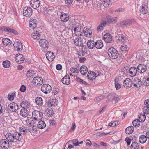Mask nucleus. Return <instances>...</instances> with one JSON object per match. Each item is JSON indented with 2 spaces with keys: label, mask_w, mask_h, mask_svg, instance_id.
I'll return each mask as SVG.
<instances>
[{
  "label": "nucleus",
  "mask_w": 149,
  "mask_h": 149,
  "mask_svg": "<svg viewBox=\"0 0 149 149\" xmlns=\"http://www.w3.org/2000/svg\"><path fill=\"white\" fill-rule=\"evenodd\" d=\"M108 54L109 57L112 59H116L118 56V52L113 47L110 48L108 49Z\"/></svg>",
  "instance_id": "nucleus-1"
},
{
  "label": "nucleus",
  "mask_w": 149,
  "mask_h": 149,
  "mask_svg": "<svg viewBox=\"0 0 149 149\" xmlns=\"http://www.w3.org/2000/svg\"><path fill=\"white\" fill-rule=\"evenodd\" d=\"M33 119L36 120H39L42 119L43 117L42 113L39 111L34 110L32 113Z\"/></svg>",
  "instance_id": "nucleus-2"
},
{
  "label": "nucleus",
  "mask_w": 149,
  "mask_h": 149,
  "mask_svg": "<svg viewBox=\"0 0 149 149\" xmlns=\"http://www.w3.org/2000/svg\"><path fill=\"white\" fill-rule=\"evenodd\" d=\"M41 90L45 94L49 93L52 90V88L49 85L47 84H44L41 87Z\"/></svg>",
  "instance_id": "nucleus-3"
},
{
  "label": "nucleus",
  "mask_w": 149,
  "mask_h": 149,
  "mask_svg": "<svg viewBox=\"0 0 149 149\" xmlns=\"http://www.w3.org/2000/svg\"><path fill=\"white\" fill-rule=\"evenodd\" d=\"M23 14L26 17H30L32 15V10L29 7H25L23 9Z\"/></svg>",
  "instance_id": "nucleus-4"
},
{
  "label": "nucleus",
  "mask_w": 149,
  "mask_h": 149,
  "mask_svg": "<svg viewBox=\"0 0 149 149\" xmlns=\"http://www.w3.org/2000/svg\"><path fill=\"white\" fill-rule=\"evenodd\" d=\"M8 108L12 112H16L19 109L18 106L15 102H12L9 104L8 106Z\"/></svg>",
  "instance_id": "nucleus-5"
},
{
  "label": "nucleus",
  "mask_w": 149,
  "mask_h": 149,
  "mask_svg": "<svg viewBox=\"0 0 149 149\" xmlns=\"http://www.w3.org/2000/svg\"><path fill=\"white\" fill-rule=\"evenodd\" d=\"M33 83L34 84H37L38 86H40L43 83V79L40 77H36L33 78Z\"/></svg>",
  "instance_id": "nucleus-6"
},
{
  "label": "nucleus",
  "mask_w": 149,
  "mask_h": 149,
  "mask_svg": "<svg viewBox=\"0 0 149 149\" xmlns=\"http://www.w3.org/2000/svg\"><path fill=\"white\" fill-rule=\"evenodd\" d=\"M123 84L125 88H129L132 86V82L130 79L127 78L123 81Z\"/></svg>",
  "instance_id": "nucleus-7"
},
{
  "label": "nucleus",
  "mask_w": 149,
  "mask_h": 149,
  "mask_svg": "<svg viewBox=\"0 0 149 149\" xmlns=\"http://www.w3.org/2000/svg\"><path fill=\"white\" fill-rule=\"evenodd\" d=\"M15 58L18 63H21L24 60V57L23 55L21 54H17L15 56Z\"/></svg>",
  "instance_id": "nucleus-8"
},
{
  "label": "nucleus",
  "mask_w": 149,
  "mask_h": 149,
  "mask_svg": "<svg viewBox=\"0 0 149 149\" xmlns=\"http://www.w3.org/2000/svg\"><path fill=\"white\" fill-rule=\"evenodd\" d=\"M132 23L131 20L127 19L121 22L119 24V26L122 28H124L129 26Z\"/></svg>",
  "instance_id": "nucleus-9"
},
{
  "label": "nucleus",
  "mask_w": 149,
  "mask_h": 149,
  "mask_svg": "<svg viewBox=\"0 0 149 149\" xmlns=\"http://www.w3.org/2000/svg\"><path fill=\"white\" fill-rule=\"evenodd\" d=\"M9 142L5 139H2L0 141V146L3 149H7L9 147Z\"/></svg>",
  "instance_id": "nucleus-10"
},
{
  "label": "nucleus",
  "mask_w": 149,
  "mask_h": 149,
  "mask_svg": "<svg viewBox=\"0 0 149 149\" xmlns=\"http://www.w3.org/2000/svg\"><path fill=\"white\" fill-rule=\"evenodd\" d=\"M39 41L40 45L43 48H47L49 43L47 40L45 39H41Z\"/></svg>",
  "instance_id": "nucleus-11"
},
{
  "label": "nucleus",
  "mask_w": 149,
  "mask_h": 149,
  "mask_svg": "<svg viewBox=\"0 0 149 149\" xmlns=\"http://www.w3.org/2000/svg\"><path fill=\"white\" fill-rule=\"evenodd\" d=\"M30 4L32 8L36 9L39 7L40 2L39 0H31Z\"/></svg>",
  "instance_id": "nucleus-12"
},
{
  "label": "nucleus",
  "mask_w": 149,
  "mask_h": 149,
  "mask_svg": "<svg viewBox=\"0 0 149 149\" xmlns=\"http://www.w3.org/2000/svg\"><path fill=\"white\" fill-rule=\"evenodd\" d=\"M138 72L140 73L145 72L147 70V67L144 64H139L137 67Z\"/></svg>",
  "instance_id": "nucleus-13"
},
{
  "label": "nucleus",
  "mask_w": 149,
  "mask_h": 149,
  "mask_svg": "<svg viewBox=\"0 0 149 149\" xmlns=\"http://www.w3.org/2000/svg\"><path fill=\"white\" fill-rule=\"evenodd\" d=\"M6 137L7 141L9 142H15L14 134L11 133H7L5 135Z\"/></svg>",
  "instance_id": "nucleus-14"
},
{
  "label": "nucleus",
  "mask_w": 149,
  "mask_h": 149,
  "mask_svg": "<svg viewBox=\"0 0 149 149\" xmlns=\"http://www.w3.org/2000/svg\"><path fill=\"white\" fill-rule=\"evenodd\" d=\"M74 42L76 46H80L83 44V39L80 37H77L74 40Z\"/></svg>",
  "instance_id": "nucleus-15"
},
{
  "label": "nucleus",
  "mask_w": 149,
  "mask_h": 149,
  "mask_svg": "<svg viewBox=\"0 0 149 149\" xmlns=\"http://www.w3.org/2000/svg\"><path fill=\"white\" fill-rule=\"evenodd\" d=\"M46 56L47 59L50 61H53L55 58L54 53L51 51L48 52L46 54Z\"/></svg>",
  "instance_id": "nucleus-16"
},
{
  "label": "nucleus",
  "mask_w": 149,
  "mask_h": 149,
  "mask_svg": "<svg viewBox=\"0 0 149 149\" xmlns=\"http://www.w3.org/2000/svg\"><path fill=\"white\" fill-rule=\"evenodd\" d=\"M13 46L15 49L18 51H21L23 49V45L22 43L19 42H15Z\"/></svg>",
  "instance_id": "nucleus-17"
},
{
  "label": "nucleus",
  "mask_w": 149,
  "mask_h": 149,
  "mask_svg": "<svg viewBox=\"0 0 149 149\" xmlns=\"http://www.w3.org/2000/svg\"><path fill=\"white\" fill-rule=\"evenodd\" d=\"M99 75L100 73H99L97 74V73H95L93 72H90L88 73L87 77L89 79L93 80L96 78L97 76Z\"/></svg>",
  "instance_id": "nucleus-18"
},
{
  "label": "nucleus",
  "mask_w": 149,
  "mask_h": 149,
  "mask_svg": "<svg viewBox=\"0 0 149 149\" xmlns=\"http://www.w3.org/2000/svg\"><path fill=\"white\" fill-rule=\"evenodd\" d=\"M37 25V21L36 19L33 18L30 19L29 21V26L30 28L32 29L35 28Z\"/></svg>",
  "instance_id": "nucleus-19"
},
{
  "label": "nucleus",
  "mask_w": 149,
  "mask_h": 149,
  "mask_svg": "<svg viewBox=\"0 0 149 149\" xmlns=\"http://www.w3.org/2000/svg\"><path fill=\"white\" fill-rule=\"evenodd\" d=\"M15 142L17 141H20L22 140L23 136L21 133L15 132L14 134Z\"/></svg>",
  "instance_id": "nucleus-20"
},
{
  "label": "nucleus",
  "mask_w": 149,
  "mask_h": 149,
  "mask_svg": "<svg viewBox=\"0 0 149 149\" xmlns=\"http://www.w3.org/2000/svg\"><path fill=\"white\" fill-rule=\"evenodd\" d=\"M103 38L105 41L107 43L111 42L112 40L111 35L108 33L104 35Z\"/></svg>",
  "instance_id": "nucleus-21"
},
{
  "label": "nucleus",
  "mask_w": 149,
  "mask_h": 149,
  "mask_svg": "<svg viewBox=\"0 0 149 149\" xmlns=\"http://www.w3.org/2000/svg\"><path fill=\"white\" fill-rule=\"evenodd\" d=\"M108 100H114L116 102H117L119 100V97L116 94H109L108 96Z\"/></svg>",
  "instance_id": "nucleus-22"
},
{
  "label": "nucleus",
  "mask_w": 149,
  "mask_h": 149,
  "mask_svg": "<svg viewBox=\"0 0 149 149\" xmlns=\"http://www.w3.org/2000/svg\"><path fill=\"white\" fill-rule=\"evenodd\" d=\"M129 73L131 77L135 76L138 71L137 68H136L135 67H132L130 68Z\"/></svg>",
  "instance_id": "nucleus-23"
},
{
  "label": "nucleus",
  "mask_w": 149,
  "mask_h": 149,
  "mask_svg": "<svg viewBox=\"0 0 149 149\" xmlns=\"http://www.w3.org/2000/svg\"><path fill=\"white\" fill-rule=\"evenodd\" d=\"M61 81L64 84L68 85L70 82V78L69 75H66L61 80Z\"/></svg>",
  "instance_id": "nucleus-24"
},
{
  "label": "nucleus",
  "mask_w": 149,
  "mask_h": 149,
  "mask_svg": "<svg viewBox=\"0 0 149 149\" xmlns=\"http://www.w3.org/2000/svg\"><path fill=\"white\" fill-rule=\"evenodd\" d=\"M20 115L24 118L27 117L29 115L28 110L25 108H22L20 111Z\"/></svg>",
  "instance_id": "nucleus-25"
},
{
  "label": "nucleus",
  "mask_w": 149,
  "mask_h": 149,
  "mask_svg": "<svg viewBox=\"0 0 149 149\" xmlns=\"http://www.w3.org/2000/svg\"><path fill=\"white\" fill-rule=\"evenodd\" d=\"M95 46L97 49H101L103 46V42L101 40H98L95 42Z\"/></svg>",
  "instance_id": "nucleus-26"
},
{
  "label": "nucleus",
  "mask_w": 149,
  "mask_h": 149,
  "mask_svg": "<svg viewBox=\"0 0 149 149\" xmlns=\"http://www.w3.org/2000/svg\"><path fill=\"white\" fill-rule=\"evenodd\" d=\"M46 116L49 117H52L54 114L53 110L51 108H48L45 111Z\"/></svg>",
  "instance_id": "nucleus-27"
},
{
  "label": "nucleus",
  "mask_w": 149,
  "mask_h": 149,
  "mask_svg": "<svg viewBox=\"0 0 149 149\" xmlns=\"http://www.w3.org/2000/svg\"><path fill=\"white\" fill-rule=\"evenodd\" d=\"M60 18L61 20L62 21L66 22L69 20V16L68 14L64 13L60 16Z\"/></svg>",
  "instance_id": "nucleus-28"
},
{
  "label": "nucleus",
  "mask_w": 149,
  "mask_h": 149,
  "mask_svg": "<svg viewBox=\"0 0 149 149\" xmlns=\"http://www.w3.org/2000/svg\"><path fill=\"white\" fill-rule=\"evenodd\" d=\"M40 33L39 31H34L32 34V37L34 39L39 40L40 38Z\"/></svg>",
  "instance_id": "nucleus-29"
},
{
  "label": "nucleus",
  "mask_w": 149,
  "mask_h": 149,
  "mask_svg": "<svg viewBox=\"0 0 149 149\" xmlns=\"http://www.w3.org/2000/svg\"><path fill=\"white\" fill-rule=\"evenodd\" d=\"M87 44L88 47L90 49H93L95 46V42L93 40H88Z\"/></svg>",
  "instance_id": "nucleus-30"
},
{
  "label": "nucleus",
  "mask_w": 149,
  "mask_h": 149,
  "mask_svg": "<svg viewBox=\"0 0 149 149\" xmlns=\"http://www.w3.org/2000/svg\"><path fill=\"white\" fill-rule=\"evenodd\" d=\"M80 71L81 74H86L88 72L87 68L85 65H83L80 67Z\"/></svg>",
  "instance_id": "nucleus-31"
},
{
  "label": "nucleus",
  "mask_w": 149,
  "mask_h": 149,
  "mask_svg": "<svg viewBox=\"0 0 149 149\" xmlns=\"http://www.w3.org/2000/svg\"><path fill=\"white\" fill-rule=\"evenodd\" d=\"M147 140V137L144 135H141L139 137V141L141 144L144 143Z\"/></svg>",
  "instance_id": "nucleus-32"
},
{
  "label": "nucleus",
  "mask_w": 149,
  "mask_h": 149,
  "mask_svg": "<svg viewBox=\"0 0 149 149\" xmlns=\"http://www.w3.org/2000/svg\"><path fill=\"white\" fill-rule=\"evenodd\" d=\"M147 7L146 5L143 4L140 7V12L143 14H145L147 13Z\"/></svg>",
  "instance_id": "nucleus-33"
},
{
  "label": "nucleus",
  "mask_w": 149,
  "mask_h": 149,
  "mask_svg": "<svg viewBox=\"0 0 149 149\" xmlns=\"http://www.w3.org/2000/svg\"><path fill=\"white\" fill-rule=\"evenodd\" d=\"M30 104L26 100L23 101L21 103L20 105L23 108L26 109L29 106Z\"/></svg>",
  "instance_id": "nucleus-34"
},
{
  "label": "nucleus",
  "mask_w": 149,
  "mask_h": 149,
  "mask_svg": "<svg viewBox=\"0 0 149 149\" xmlns=\"http://www.w3.org/2000/svg\"><path fill=\"white\" fill-rule=\"evenodd\" d=\"M2 40L3 43L5 45L9 46L11 44V41L7 38H3Z\"/></svg>",
  "instance_id": "nucleus-35"
},
{
  "label": "nucleus",
  "mask_w": 149,
  "mask_h": 149,
  "mask_svg": "<svg viewBox=\"0 0 149 149\" xmlns=\"http://www.w3.org/2000/svg\"><path fill=\"white\" fill-rule=\"evenodd\" d=\"M35 102L39 106H42L43 104V100L42 98L38 97L35 99Z\"/></svg>",
  "instance_id": "nucleus-36"
},
{
  "label": "nucleus",
  "mask_w": 149,
  "mask_h": 149,
  "mask_svg": "<svg viewBox=\"0 0 149 149\" xmlns=\"http://www.w3.org/2000/svg\"><path fill=\"white\" fill-rule=\"evenodd\" d=\"M84 36L86 37H90L92 35V32L91 29H86L83 31Z\"/></svg>",
  "instance_id": "nucleus-37"
},
{
  "label": "nucleus",
  "mask_w": 149,
  "mask_h": 149,
  "mask_svg": "<svg viewBox=\"0 0 149 149\" xmlns=\"http://www.w3.org/2000/svg\"><path fill=\"white\" fill-rule=\"evenodd\" d=\"M134 127L132 126H130L127 127L125 129V132L127 134H130L134 131Z\"/></svg>",
  "instance_id": "nucleus-38"
},
{
  "label": "nucleus",
  "mask_w": 149,
  "mask_h": 149,
  "mask_svg": "<svg viewBox=\"0 0 149 149\" xmlns=\"http://www.w3.org/2000/svg\"><path fill=\"white\" fill-rule=\"evenodd\" d=\"M38 127L40 129H43L46 126V125L44 121H39L37 125Z\"/></svg>",
  "instance_id": "nucleus-39"
},
{
  "label": "nucleus",
  "mask_w": 149,
  "mask_h": 149,
  "mask_svg": "<svg viewBox=\"0 0 149 149\" xmlns=\"http://www.w3.org/2000/svg\"><path fill=\"white\" fill-rule=\"evenodd\" d=\"M83 28L79 24L75 26L74 29V33L75 34V33H77L78 32L79 33V31H81V30Z\"/></svg>",
  "instance_id": "nucleus-40"
},
{
  "label": "nucleus",
  "mask_w": 149,
  "mask_h": 149,
  "mask_svg": "<svg viewBox=\"0 0 149 149\" xmlns=\"http://www.w3.org/2000/svg\"><path fill=\"white\" fill-rule=\"evenodd\" d=\"M130 68L127 66L124 67L122 70V72H123V74L128 75L129 73Z\"/></svg>",
  "instance_id": "nucleus-41"
},
{
  "label": "nucleus",
  "mask_w": 149,
  "mask_h": 149,
  "mask_svg": "<svg viewBox=\"0 0 149 149\" xmlns=\"http://www.w3.org/2000/svg\"><path fill=\"white\" fill-rule=\"evenodd\" d=\"M3 65L5 68H9L10 65V63L9 61L6 60L3 62Z\"/></svg>",
  "instance_id": "nucleus-42"
},
{
  "label": "nucleus",
  "mask_w": 149,
  "mask_h": 149,
  "mask_svg": "<svg viewBox=\"0 0 149 149\" xmlns=\"http://www.w3.org/2000/svg\"><path fill=\"white\" fill-rule=\"evenodd\" d=\"M138 144L135 142H133L130 147V149H138Z\"/></svg>",
  "instance_id": "nucleus-43"
},
{
  "label": "nucleus",
  "mask_w": 149,
  "mask_h": 149,
  "mask_svg": "<svg viewBox=\"0 0 149 149\" xmlns=\"http://www.w3.org/2000/svg\"><path fill=\"white\" fill-rule=\"evenodd\" d=\"M143 84L145 86H149V78L147 77L146 78L144 77L143 78L142 80Z\"/></svg>",
  "instance_id": "nucleus-44"
},
{
  "label": "nucleus",
  "mask_w": 149,
  "mask_h": 149,
  "mask_svg": "<svg viewBox=\"0 0 149 149\" xmlns=\"http://www.w3.org/2000/svg\"><path fill=\"white\" fill-rule=\"evenodd\" d=\"M133 125L135 127H139L140 125V121L138 119H135L132 122Z\"/></svg>",
  "instance_id": "nucleus-45"
},
{
  "label": "nucleus",
  "mask_w": 149,
  "mask_h": 149,
  "mask_svg": "<svg viewBox=\"0 0 149 149\" xmlns=\"http://www.w3.org/2000/svg\"><path fill=\"white\" fill-rule=\"evenodd\" d=\"M106 24V22L105 21H102L100 24L98 26L97 28V29L98 30H102L103 28L105 26Z\"/></svg>",
  "instance_id": "nucleus-46"
},
{
  "label": "nucleus",
  "mask_w": 149,
  "mask_h": 149,
  "mask_svg": "<svg viewBox=\"0 0 149 149\" xmlns=\"http://www.w3.org/2000/svg\"><path fill=\"white\" fill-rule=\"evenodd\" d=\"M143 110L144 113L146 114H149V107L147 105H145L143 108Z\"/></svg>",
  "instance_id": "nucleus-47"
},
{
  "label": "nucleus",
  "mask_w": 149,
  "mask_h": 149,
  "mask_svg": "<svg viewBox=\"0 0 149 149\" xmlns=\"http://www.w3.org/2000/svg\"><path fill=\"white\" fill-rule=\"evenodd\" d=\"M19 129L22 134H26L27 132V130L25 127H21Z\"/></svg>",
  "instance_id": "nucleus-48"
},
{
  "label": "nucleus",
  "mask_w": 149,
  "mask_h": 149,
  "mask_svg": "<svg viewBox=\"0 0 149 149\" xmlns=\"http://www.w3.org/2000/svg\"><path fill=\"white\" fill-rule=\"evenodd\" d=\"M49 104L52 106H55L57 104V101L56 100L52 99L49 101Z\"/></svg>",
  "instance_id": "nucleus-49"
},
{
  "label": "nucleus",
  "mask_w": 149,
  "mask_h": 149,
  "mask_svg": "<svg viewBox=\"0 0 149 149\" xmlns=\"http://www.w3.org/2000/svg\"><path fill=\"white\" fill-rule=\"evenodd\" d=\"M118 40L121 41L122 42H125L127 41V40L126 39V38L123 35H121L120 36Z\"/></svg>",
  "instance_id": "nucleus-50"
},
{
  "label": "nucleus",
  "mask_w": 149,
  "mask_h": 149,
  "mask_svg": "<svg viewBox=\"0 0 149 149\" xmlns=\"http://www.w3.org/2000/svg\"><path fill=\"white\" fill-rule=\"evenodd\" d=\"M34 72L32 70H29L27 71L26 76L28 77H31L32 78L34 74Z\"/></svg>",
  "instance_id": "nucleus-51"
},
{
  "label": "nucleus",
  "mask_w": 149,
  "mask_h": 149,
  "mask_svg": "<svg viewBox=\"0 0 149 149\" xmlns=\"http://www.w3.org/2000/svg\"><path fill=\"white\" fill-rule=\"evenodd\" d=\"M70 142L73 143L75 146H80V145H78V140L77 139L70 140Z\"/></svg>",
  "instance_id": "nucleus-52"
},
{
  "label": "nucleus",
  "mask_w": 149,
  "mask_h": 149,
  "mask_svg": "<svg viewBox=\"0 0 149 149\" xmlns=\"http://www.w3.org/2000/svg\"><path fill=\"white\" fill-rule=\"evenodd\" d=\"M15 93H12L10 95L8 94V98L9 100H13L14 98Z\"/></svg>",
  "instance_id": "nucleus-53"
},
{
  "label": "nucleus",
  "mask_w": 149,
  "mask_h": 149,
  "mask_svg": "<svg viewBox=\"0 0 149 149\" xmlns=\"http://www.w3.org/2000/svg\"><path fill=\"white\" fill-rule=\"evenodd\" d=\"M8 31L7 32L9 33H11L15 35H18V32L14 29H10L8 27Z\"/></svg>",
  "instance_id": "nucleus-54"
},
{
  "label": "nucleus",
  "mask_w": 149,
  "mask_h": 149,
  "mask_svg": "<svg viewBox=\"0 0 149 149\" xmlns=\"http://www.w3.org/2000/svg\"><path fill=\"white\" fill-rule=\"evenodd\" d=\"M115 115L116 117L118 118L122 114V112L120 110L116 111L115 113Z\"/></svg>",
  "instance_id": "nucleus-55"
},
{
  "label": "nucleus",
  "mask_w": 149,
  "mask_h": 149,
  "mask_svg": "<svg viewBox=\"0 0 149 149\" xmlns=\"http://www.w3.org/2000/svg\"><path fill=\"white\" fill-rule=\"evenodd\" d=\"M76 80L78 82H79L80 83H82V84H83L85 85H86L87 84V82H86L85 81L83 80L82 79H80V78H79V77L77 78L76 79Z\"/></svg>",
  "instance_id": "nucleus-56"
},
{
  "label": "nucleus",
  "mask_w": 149,
  "mask_h": 149,
  "mask_svg": "<svg viewBox=\"0 0 149 149\" xmlns=\"http://www.w3.org/2000/svg\"><path fill=\"white\" fill-rule=\"evenodd\" d=\"M70 70L71 72L73 73L75 72H76L77 73H79V70L77 68L72 67L70 68Z\"/></svg>",
  "instance_id": "nucleus-57"
},
{
  "label": "nucleus",
  "mask_w": 149,
  "mask_h": 149,
  "mask_svg": "<svg viewBox=\"0 0 149 149\" xmlns=\"http://www.w3.org/2000/svg\"><path fill=\"white\" fill-rule=\"evenodd\" d=\"M124 47H121L120 49L121 51L122 54H125V55L127 54L128 50L127 49L125 50V49H124ZM126 49H127L126 48Z\"/></svg>",
  "instance_id": "nucleus-58"
},
{
  "label": "nucleus",
  "mask_w": 149,
  "mask_h": 149,
  "mask_svg": "<svg viewBox=\"0 0 149 149\" xmlns=\"http://www.w3.org/2000/svg\"><path fill=\"white\" fill-rule=\"evenodd\" d=\"M104 4L107 6H108L111 4L110 0H103Z\"/></svg>",
  "instance_id": "nucleus-59"
},
{
  "label": "nucleus",
  "mask_w": 149,
  "mask_h": 149,
  "mask_svg": "<svg viewBox=\"0 0 149 149\" xmlns=\"http://www.w3.org/2000/svg\"><path fill=\"white\" fill-rule=\"evenodd\" d=\"M78 54L80 56H83L85 55V52L83 50L78 52Z\"/></svg>",
  "instance_id": "nucleus-60"
},
{
  "label": "nucleus",
  "mask_w": 149,
  "mask_h": 149,
  "mask_svg": "<svg viewBox=\"0 0 149 149\" xmlns=\"http://www.w3.org/2000/svg\"><path fill=\"white\" fill-rule=\"evenodd\" d=\"M135 82L138 81V85L139 86V87H140L142 85L143 82H142L140 79H139L137 78V79H136L135 80Z\"/></svg>",
  "instance_id": "nucleus-61"
},
{
  "label": "nucleus",
  "mask_w": 149,
  "mask_h": 149,
  "mask_svg": "<svg viewBox=\"0 0 149 149\" xmlns=\"http://www.w3.org/2000/svg\"><path fill=\"white\" fill-rule=\"evenodd\" d=\"M146 116L145 115H141L139 118L140 119L141 122H144L146 119Z\"/></svg>",
  "instance_id": "nucleus-62"
},
{
  "label": "nucleus",
  "mask_w": 149,
  "mask_h": 149,
  "mask_svg": "<svg viewBox=\"0 0 149 149\" xmlns=\"http://www.w3.org/2000/svg\"><path fill=\"white\" fill-rule=\"evenodd\" d=\"M104 97V96L102 95L98 96L95 98V100L97 102L101 100H102L103 99Z\"/></svg>",
  "instance_id": "nucleus-63"
},
{
  "label": "nucleus",
  "mask_w": 149,
  "mask_h": 149,
  "mask_svg": "<svg viewBox=\"0 0 149 149\" xmlns=\"http://www.w3.org/2000/svg\"><path fill=\"white\" fill-rule=\"evenodd\" d=\"M115 84L116 88L117 90L121 88V85L119 83L115 81Z\"/></svg>",
  "instance_id": "nucleus-64"
}]
</instances>
